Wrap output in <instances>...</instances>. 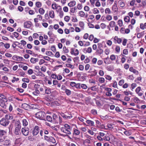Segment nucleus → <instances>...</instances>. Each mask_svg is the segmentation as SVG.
Masks as SVG:
<instances>
[{
  "mask_svg": "<svg viewBox=\"0 0 146 146\" xmlns=\"http://www.w3.org/2000/svg\"><path fill=\"white\" fill-rule=\"evenodd\" d=\"M46 114L43 111H39L36 114V117L40 119L44 120Z\"/></svg>",
  "mask_w": 146,
  "mask_h": 146,
  "instance_id": "nucleus-1",
  "label": "nucleus"
},
{
  "mask_svg": "<svg viewBox=\"0 0 146 146\" xmlns=\"http://www.w3.org/2000/svg\"><path fill=\"white\" fill-rule=\"evenodd\" d=\"M16 127L15 130V133L16 135H19V133H21L20 131L21 126L19 121H17L16 123Z\"/></svg>",
  "mask_w": 146,
  "mask_h": 146,
  "instance_id": "nucleus-2",
  "label": "nucleus"
},
{
  "mask_svg": "<svg viewBox=\"0 0 146 146\" xmlns=\"http://www.w3.org/2000/svg\"><path fill=\"white\" fill-rule=\"evenodd\" d=\"M40 128V127L37 125L34 127L33 131V136L36 135L38 134Z\"/></svg>",
  "mask_w": 146,
  "mask_h": 146,
  "instance_id": "nucleus-3",
  "label": "nucleus"
},
{
  "mask_svg": "<svg viewBox=\"0 0 146 146\" xmlns=\"http://www.w3.org/2000/svg\"><path fill=\"white\" fill-rule=\"evenodd\" d=\"M9 120L6 119L5 118H2L0 121V124L4 126H7L9 124Z\"/></svg>",
  "mask_w": 146,
  "mask_h": 146,
  "instance_id": "nucleus-4",
  "label": "nucleus"
},
{
  "mask_svg": "<svg viewBox=\"0 0 146 146\" xmlns=\"http://www.w3.org/2000/svg\"><path fill=\"white\" fill-rule=\"evenodd\" d=\"M56 3H53L52 5V8L54 9H56V11L57 12H59L60 10H61L62 8L60 6H58L57 7L56 6Z\"/></svg>",
  "mask_w": 146,
  "mask_h": 146,
  "instance_id": "nucleus-5",
  "label": "nucleus"
},
{
  "mask_svg": "<svg viewBox=\"0 0 146 146\" xmlns=\"http://www.w3.org/2000/svg\"><path fill=\"white\" fill-rule=\"evenodd\" d=\"M11 143V141L9 139H6L3 141L2 144L4 146H10Z\"/></svg>",
  "mask_w": 146,
  "mask_h": 146,
  "instance_id": "nucleus-6",
  "label": "nucleus"
},
{
  "mask_svg": "<svg viewBox=\"0 0 146 146\" xmlns=\"http://www.w3.org/2000/svg\"><path fill=\"white\" fill-rule=\"evenodd\" d=\"M21 131L23 134L25 136L27 135L29 133V129L26 128H23L22 129Z\"/></svg>",
  "mask_w": 146,
  "mask_h": 146,
  "instance_id": "nucleus-7",
  "label": "nucleus"
},
{
  "mask_svg": "<svg viewBox=\"0 0 146 146\" xmlns=\"http://www.w3.org/2000/svg\"><path fill=\"white\" fill-rule=\"evenodd\" d=\"M32 24L31 21H27L24 23V27L26 28H29L31 26Z\"/></svg>",
  "mask_w": 146,
  "mask_h": 146,
  "instance_id": "nucleus-8",
  "label": "nucleus"
},
{
  "mask_svg": "<svg viewBox=\"0 0 146 146\" xmlns=\"http://www.w3.org/2000/svg\"><path fill=\"white\" fill-rule=\"evenodd\" d=\"M60 115L64 119H70L72 118V115L68 116L64 113H62L60 114Z\"/></svg>",
  "mask_w": 146,
  "mask_h": 146,
  "instance_id": "nucleus-9",
  "label": "nucleus"
},
{
  "mask_svg": "<svg viewBox=\"0 0 146 146\" xmlns=\"http://www.w3.org/2000/svg\"><path fill=\"white\" fill-rule=\"evenodd\" d=\"M7 101V99H5L4 100L0 101V105L1 106L4 108H6V106L5 104V102Z\"/></svg>",
  "mask_w": 146,
  "mask_h": 146,
  "instance_id": "nucleus-10",
  "label": "nucleus"
},
{
  "mask_svg": "<svg viewBox=\"0 0 146 146\" xmlns=\"http://www.w3.org/2000/svg\"><path fill=\"white\" fill-rule=\"evenodd\" d=\"M114 41L115 43L116 42L118 44L122 42V40L120 38H118L117 36H115L113 38Z\"/></svg>",
  "mask_w": 146,
  "mask_h": 146,
  "instance_id": "nucleus-11",
  "label": "nucleus"
},
{
  "mask_svg": "<svg viewBox=\"0 0 146 146\" xmlns=\"http://www.w3.org/2000/svg\"><path fill=\"white\" fill-rule=\"evenodd\" d=\"M13 117L11 114H7L5 116V118L6 119L9 120V119H13Z\"/></svg>",
  "mask_w": 146,
  "mask_h": 146,
  "instance_id": "nucleus-12",
  "label": "nucleus"
},
{
  "mask_svg": "<svg viewBox=\"0 0 146 146\" xmlns=\"http://www.w3.org/2000/svg\"><path fill=\"white\" fill-rule=\"evenodd\" d=\"M76 4V1H70L69 3H68V5L70 7H74L75 5Z\"/></svg>",
  "mask_w": 146,
  "mask_h": 146,
  "instance_id": "nucleus-13",
  "label": "nucleus"
},
{
  "mask_svg": "<svg viewBox=\"0 0 146 146\" xmlns=\"http://www.w3.org/2000/svg\"><path fill=\"white\" fill-rule=\"evenodd\" d=\"M6 133L7 132L6 131L0 129V136H4L5 137Z\"/></svg>",
  "mask_w": 146,
  "mask_h": 146,
  "instance_id": "nucleus-14",
  "label": "nucleus"
},
{
  "mask_svg": "<svg viewBox=\"0 0 146 146\" xmlns=\"http://www.w3.org/2000/svg\"><path fill=\"white\" fill-rule=\"evenodd\" d=\"M129 70L131 72H133L135 74H136L137 75L138 74V72L136 70L133 69V67H131L129 68Z\"/></svg>",
  "mask_w": 146,
  "mask_h": 146,
  "instance_id": "nucleus-15",
  "label": "nucleus"
},
{
  "mask_svg": "<svg viewBox=\"0 0 146 146\" xmlns=\"http://www.w3.org/2000/svg\"><path fill=\"white\" fill-rule=\"evenodd\" d=\"M38 58H31L30 60L31 62L33 64L35 63L36 62L38 61Z\"/></svg>",
  "mask_w": 146,
  "mask_h": 146,
  "instance_id": "nucleus-16",
  "label": "nucleus"
},
{
  "mask_svg": "<svg viewBox=\"0 0 146 146\" xmlns=\"http://www.w3.org/2000/svg\"><path fill=\"white\" fill-rule=\"evenodd\" d=\"M49 141L50 142L53 144L55 143L56 142L55 139L51 136H50V139Z\"/></svg>",
  "mask_w": 146,
  "mask_h": 146,
  "instance_id": "nucleus-17",
  "label": "nucleus"
},
{
  "mask_svg": "<svg viewBox=\"0 0 146 146\" xmlns=\"http://www.w3.org/2000/svg\"><path fill=\"white\" fill-rule=\"evenodd\" d=\"M49 15L51 18H54V12L53 11H49Z\"/></svg>",
  "mask_w": 146,
  "mask_h": 146,
  "instance_id": "nucleus-18",
  "label": "nucleus"
},
{
  "mask_svg": "<svg viewBox=\"0 0 146 146\" xmlns=\"http://www.w3.org/2000/svg\"><path fill=\"white\" fill-rule=\"evenodd\" d=\"M86 122L89 124V125H91V126H93L94 125V122L90 120H87L86 121Z\"/></svg>",
  "mask_w": 146,
  "mask_h": 146,
  "instance_id": "nucleus-19",
  "label": "nucleus"
},
{
  "mask_svg": "<svg viewBox=\"0 0 146 146\" xmlns=\"http://www.w3.org/2000/svg\"><path fill=\"white\" fill-rule=\"evenodd\" d=\"M144 34V32H141L139 33H137V37L138 38H140L142 37Z\"/></svg>",
  "mask_w": 146,
  "mask_h": 146,
  "instance_id": "nucleus-20",
  "label": "nucleus"
},
{
  "mask_svg": "<svg viewBox=\"0 0 146 146\" xmlns=\"http://www.w3.org/2000/svg\"><path fill=\"white\" fill-rule=\"evenodd\" d=\"M112 10L114 12H117L118 11L117 6L116 5H113L112 7Z\"/></svg>",
  "mask_w": 146,
  "mask_h": 146,
  "instance_id": "nucleus-21",
  "label": "nucleus"
},
{
  "mask_svg": "<svg viewBox=\"0 0 146 146\" xmlns=\"http://www.w3.org/2000/svg\"><path fill=\"white\" fill-rule=\"evenodd\" d=\"M46 119L47 121L51 122L52 121V118L50 116H47L46 117Z\"/></svg>",
  "mask_w": 146,
  "mask_h": 146,
  "instance_id": "nucleus-22",
  "label": "nucleus"
},
{
  "mask_svg": "<svg viewBox=\"0 0 146 146\" xmlns=\"http://www.w3.org/2000/svg\"><path fill=\"white\" fill-rule=\"evenodd\" d=\"M140 28L142 29H146V23H145L144 24L142 23L141 24Z\"/></svg>",
  "mask_w": 146,
  "mask_h": 146,
  "instance_id": "nucleus-23",
  "label": "nucleus"
},
{
  "mask_svg": "<svg viewBox=\"0 0 146 146\" xmlns=\"http://www.w3.org/2000/svg\"><path fill=\"white\" fill-rule=\"evenodd\" d=\"M7 99L5 96L3 94H0V101L4 100Z\"/></svg>",
  "mask_w": 146,
  "mask_h": 146,
  "instance_id": "nucleus-24",
  "label": "nucleus"
},
{
  "mask_svg": "<svg viewBox=\"0 0 146 146\" xmlns=\"http://www.w3.org/2000/svg\"><path fill=\"white\" fill-rule=\"evenodd\" d=\"M110 27H113L115 26V23L114 21H111L110 22Z\"/></svg>",
  "mask_w": 146,
  "mask_h": 146,
  "instance_id": "nucleus-25",
  "label": "nucleus"
},
{
  "mask_svg": "<svg viewBox=\"0 0 146 146\" xmlns=\"http://www.w3.org/2000/svg\"><path fill=\"white\" fill-rule=\"evenodd\" d=\"M39 13L41 15H43L45 12L44 10L42 8H40L38 10Z\"/></svg>",
  "mask_w": 146,
  "mask_h": 146,
  "instance_id": "nucleus-26",
  "label": "nucleus"
},
{
  "mask_svg": "<svg viewBox=\"0 0 146 146\" xmlns=\"http://www.w3.org/2000/svg\"><path fill=\"white\" fill-rule=\"evenodd\" d=\"M35 5L37 8H40L42 6L41 3L39 1L36 2Z\"/></svg>",
  "mask_w": 146,
  "mask_h": 146,
  "instance_id": "nucleus-27",
  "label": "nucleus"
},
{
  "mask_svg": "<svg viewBox=\"0 0 146 146\" xmlns=\"http://www.w3.org/2000/svg\"><path fill=\"white\" fill-rule=\"evenodd\" d=\"M96 52L99 54H101L103 53V50L102 49H97L96 50Z\"/></svg>",
  "mask_w": 146,
  "mask_h": 146,
  "instance_id": "nucleus-28",
  "label": "nucleus"
},
{
  "mask_svg": "<svg viewBox=\"0 0 146 146\" xmlns=\"http://www.w3.org/2000/svg\"><path fill=\"white\" fill-rule=\"evenodd\" d=\"M65 92L66 94L68 96L70 95L71 94V91L70 90L67 89H66Z\"/></svg>",
  "mask_w": 146,
  "mask_h": 146,
  "instance_id": "nucleus-29",
  "label": "nucleus"
},
{
  "mask_svg": "<svg viewBox=\"0 0 146 146\" xmlns=\"http://www.w3.org/2000/svg\"><path fill=\"white\" fill-rule=\"evenodd\" d=\"M114 124H108L107 125L108 127L110 129H113V128Z\"/></svg>",
  "mask_w": 146,
  "mask_h": 146,
  "instance_id": "nucleus-30",
  "label": "nucleus"
},
{
  "mask_svg": "<svg viewBox=\"0 0 146 146\" xmlns=\"http://www.w3.org/2000/svg\"><path fill=\"white\" fill-rule=\"evenodd\" d=\"M40 130H39L40 134L41 136L42 137L43 136V132H44V129L42 128L41 127Z\"/></svg>",
  "mask_w": 146,
  "mask_h": 146,
  "instance_id": "nucleus-31",
  "label": "nucleus"
},
{
  "mask_svg": "<svg viewBox=\"0 0 146 146\" xmlns=\"http://www.w3.org/2000/svg\"><path fill=\"white\" fill-rule=\"evenodd\" d=\"M130 18L128 16H127L124 18V20L126 22H128L129 21Z\"/></svg>",
  "mask_w": 146,
  "mask_h": 146,
  "instance_id": "nucleus-32",
  "label": "nucleus"
},
{
  "mask_svg": "<svg viewBox=\"0 0 146 146\" xmlns=\"http://www.w3.org/2000/svg\"><path fill=\"white\" fill-rule=\"evenodd\" d=\"M118 2L119 3V5L120 7H124L125 4L123 2L121 1H119Z\"/></svg>",
  "mask_w": 146,
  "mask_h": 146,
  "instance_id": "nucleus-33",
  "label": "nucleus"
},
{
  "mask_svg": "<svg viewBox=\"0 0 146 146\" xmlns=\"http://www.w3.org/2000/svg\"><path fill=\"white\" fill-rule=\"evenodd\" d=\"M33 94L35 96H37L40 94L39 91L35 90L33 93Z\"/></svg>",
  "mask_w": 146,
  "mask_h": 146,
  "instance_id": "nucleus-34",
  "label": "nucleus"
},
{
  "mask_svg": "<svg viewBox=\"0 0 146 146\" xmlns=\"http://www.w3.org/2000/svg\"><path fill=\"white\" fill-rule=\"evenodd\" d=\"M79 16L81 17H83L85 15V13L84 12L82 11H80L79 12Z\"/></svg>",
  "mask_w": 146,
  "mask_h": 146,
  "instance_id": "nucleus-35",
  "label": "nucleus"
},
{
  "mask_svg": "<svg viewBox=\"0 0 146 146\" xmlns=\"http://www.w3.org/2000/svg\"><path fill=\"white\" fill-rule=\"evenodd\" d=\"M23 125L24 126H26L28 125V122H27L26 119H23L22 120Z\"/></svg>",
  "mask_w": 146,
  "mask_h": 146,
  "instance_id": "nucleus-36",
  "label": "nucleus"
},
{
  "mask_svg": "<svg viewBox=\"0 0 146 146\" xmlns=\"http://www.w3.org/2000/svg\"><path fill=\"white\" fill-rule=\"evenodd\" d=\"M94 13V14L99 13V11L96 8H94L93 9Z\"/></svg>",
  "mask_w": 146,
  "mask_h": 146,
  "instance_id": "nucleus-37",
  "label": "nucleus"
},
{
  "mask_svg": "<svg viewBox=\"0 0 146 146\" xmlns=\"http://www.w3.org/2000/svg\"><path fill=\"white\" fill-rule=\"evenodd\" d=\"M105 13L106 14H110L111 13V11L109 8H107L105 10Z\"/></svg>",
  "mask_w": 146,
  "mask_h": 146,
  "instance_id": "nucleus-38",
  "label": "nucleus"
},
{
  "mask_svg": "<svg viewBox=\"0 0 146 146\" xmlns=\"http://www.w3.org/2000/svg\"><path fill=\"white\" fill-rule=\"evenodd\" d=\"M64 127L67 129L70 130V127L68 125L66 124L64 125Z\"/></svg>",
  "mask_w": 146,
  "mask_h": 146,
  "instance_id": "nucleus-39",
  "label": "nucleus"
},
{
  "mask_svg": "<svg viewBox=\"0 0 146 146\" xmlns=\"http://www.w3.org/2000/svg\"><path fill=\"white\" fill-rule=\"evenodd\" d=\"M45 93L48 94H50V89L48 88L46 89L45 90Z\"/></svg>",
  "mask_w": 146,
  "mask_h": 146,
  "instance_id": "nucleus-40",
  "label": "nucleus"
},
{
  "mask_svg": "<svg viewBox=\"0 0 146 146\" xmlns=\"http://www.w3.org/2000/svg\"><path fill=\"white\" fill-rule=\"evenodd\" d=\"M74 133L76 135H78L80 133V132L77 129H75L74 130Z\"/></svg>",
  "mask_w": 146,
  "mask_h": 146,
  "instance_id": "nucleus-41",
  "label": "nucleus"
},
{
  "mask_svg": "<svg viewBox=\"0 0 146 146\" xmlns=\"http://www.w3.org/2000/svg\"><path fill=\"white\" fill-rule=\"evenodd\" d=\"M118 24L120 27H121L123 25V22L121 20H119L118 21Z\"/></svg>",
  "mask_w": 146,
  "mask_h": 146,
  "instance_id": "nucleus-42",
  "label": "nucleus"
},
{
  "mask_svg": "<svg viewBox=\"0 0 146 146\" xmlns=\"http://www.w3.org/2000/svg\"><path fill=\"white\" fill-rule=\"evenodd\" d=\"M64 19L66 22H68L70 19V17L68 16H66L65 17Z\"/></svg>",
  "mask_w": 146,
  "mask_h": 146,
  "instance_id": "nucleus-43",
  "label": "nucleus"
},
{
  "mask_svg": "<svg viewBox=\"0 0 146 146\" xmlns=\"http://www.w3.org/2000/svg\"><path fill=\"white\" fill-rule=\"evenodd\" d=\"M63 50L64 51L65 53H67L69 52L68 50V49L65 46L63 47Z\"/></svg>",
  "mask_w": 146,
  "mask_h": 146,
  "instance_id": "nucleus-44",
  "label": "nucleus"
},
{
  "mask_svg": "<svg viewBox=\"0 0 146 146\" xmlns=\"http://www.w3.org/2000/svg\"><path fill=\"white\" fill-rule=\"evenodd\" d=\"M124 81L123 80H121L119 82V85L120 86H122L124 83Z\"/></svg>",
  "mask_w": 146,
  "mask_h": 146,
  "instance_id": "nucleus-45",
  "label": "nucleus"
},
{
  "mask_svg": "<svg viewBox=\"0 0 146 146\" xmlns=\"http://www.w3.org/2000/svg\"><path fill=\"white\" fill-rule=\"evenodd\" d=\"M5 139V137L4 136H0V143L3 142Z\"/></svg>",
  "mask_w": 146,
  "mask_h": 146,
  "instance_id": "nucleus-46",
  "label": "nucleus"
},
{
  "mask_svg": "<svg viewBox=\"0 0 146 146\" xmlns=\"http://www.w3.org/2000/svg\"><path fill=\"white\" fill-rule=\"evenodd\" d=\"M124 133L127 136L130 135L131 134V133L130 132L127 131H125L124 132Z\"/></svg>",
  "mask_w": 146,
  "mask_h": 146,
  "instance_id": "nucleus-47",
  "label": "nucleus"
},
{
  "mask_svg": "<svg viewBox=\"0 0 146 146\" xmlns=\"http://www.w3.org/2000/svg\"><path fill=\"white\" fill-rule=\"evenodd\" d=\"M46 54L48 56H50V55H53V53L50 51H46Z\"/></svg>",
  "mask_w": 146,
  "mask_h": 146,
  "instance_id": "nucleus-48",
  "label": "nucleus"
},
{
  "mask_svg": "<svg viewBox=\"0 0 146 146\" xmlns=\"http://www.w3.org/2000/svg\"><path fill=\"white\" fill-rule=\"evenodd\" d=\"M116 51L117 52H119L120 50V48L119 46H116L115 49Z\"/></svg>",
  "mask_w": 146,
  "mask_h": 146,
  "instance_id": "nucleus-49",
  "label": "nucleus"
},
{
  "mask_svg": "<svg viewBox=\"0 0 146 146\" xmlns=\"http://www.w3.org/2000/svg\"><path fill=\"white\" fill-rule=\"evenodd\" d=\"M22 81L23 82H26L27 83H29V80L27 78H23L22 79Z\"/></svg>",
  "mask_w": 146,
  "mask_h": 146,
  "instance_id": "nucleus-50",
  "label": "nucleus"
},
{
  "mask_svg": "<svg viewBox=\"0 0 146 146\" xmlns=\"http://www.w3.org/2000/svg\"><path fill=\"white\" fill-rule=\"evenodd\" d=\"M51 50L54 52L56 51V48L55 46H52L51 47Z\"/></svg>",
  "mask_w": 146,
  "mask_h": 146,
  "instance_id": "nucleus-51",
  "label": "nucleus"
},
{
  "mask_svg": "<svg viewBox=\"0 0 146 146\" xmlns=\"http://www.w3.org/2000/svg\"><path fill=\"white\" fill-rule=\"evenodd\" d=\"M64 133L68 134H71L70 130L67 129H66L65 130V132Z\"/></svg>",
  "mask_w": 146,
  "mask_h": 146,
  "instance_id": "nucleus-52",
  "label": "nucleus"
},
{
  "mask_svg": "<svg viewBox=\"0 0 146 146\" xmlns=\"http://www.w3.org/2000/svg\"><path fill=\"white\" fill-rule=\"evenodd\" d=\"M106 19L108 21H110L112 19V17L110 15H107L106 17Z\"/></svg>",
  "mask_w": 146,
  "mask_h": 146,
  "instance_id": "nucleus-53",
  "label": "nucleus"
},
{
  "mask_svg": "<svg viewBox=\"0 0 146 146\" xmlns=\"http://www.w3.org/2000/svg\"><path fill=\"white\" fill-rule=\"evenodd\" d=\"M4 46L6 48L8 49L10 47V44L9 43L4 44Z\"/></svg>",
  "mask_w": 146,
  "mask_h": 146,
  "instance_id": "nucleus-54",
  "label": "nucleus"
},
{
  "mask_svg": "<svg viewBox=\"0 0 146 146\" xmlns=\"http://www.w3.org/2000/svg\"><path fill=\"white\" fill-rule=\"evenodd\" d=\"M104 79L103 78H99V81L101 83H103L104 81Z\"/></svg>",
  "mask_w": 146,
  "mask_h": 146,
  "instance_id": "nucleus-55",
  "label": "nucleus"
},
{
  "mask_svg": "<svg viewBox=\"0 0 146 146\" xmlns=\"http://www.w3.org/2000/svg\"><path fill=\"white\" fill-rule=\"evenodd\" d=\"M18 56L16 55L12 57V59L15 60H18Z\"/></svg>",
  "mask_w": 146,
  "mask_h": 146,
  "instance_id": "nucleus-56",
  "label": "nucleus"
},
{
  "mask_svg": "<svg viewBox=\"0 0 146 146\" xmlns=\"http://www.w3.org/2000/svg\"><path fill=\"white\" fill-rule=\"evenodd\" d=\"M92 51V49L90 47H88L87 49L86 52L88 53H91Z\"/></svg>",
  "mask_w": 146,
  "mask_h": 146,
  "instance_id": "nucleus-57",
  "label": "nucleus"
},
{
  "mask_svg": "<svg viewBox=\"0 0 146 146\" xmlns=\"http://www.w3.org/2000/svg\"><path fill=\"white\" fill-rule=\"evenodd\" d=\"M84 143H91V141L90 140L88 139H86L84 141Z\"/></svg>",
  "mask_w": 146,
  "mask_h": 146,
  "instance_id": "nucleus-58",
  "label": "nucleus"
},
{
  "mask_svg": "<svg viewBox=\"0 0 146 146\" xmlns=\"http://www.w3.org/2000/svg\"><path fill=\"white\" fill-rule=\"evenodd\" d=\"M141 88L140 87H137L135 90L137 94H138V93H139V92L140 91V90H141Z\"/></svg>",
  "mask_w": 146,
  "mask_h": 146,
  "instance_id": "nucleus-59",
  "label": "nucleus"
},
{
  "mask_svg": "<svg viewBox=\"0 0 146 146\" xmlns=\"http://www.w3.org/2000/svg\"><path fill=\"white\" fill-rule=\"evenodd\" d=\"M66 66L67 67H70L71 68H73L74 67L72 65L70 64H66Z\"/></svg>",
  "mask_w": 146,
  "mask_h": 146,
  "instance_id": "nucleus-60",
  "label": "nucleus"
},
{
  "mask_svg": "<svg viewBox=\"0 0 146 146\" xmlns=\"http://www.w3.org/2000/svg\"><path fill=\"white\" fill-rule=\"evenodd\" d=\"M14 36L16 38H17L19 36V33L17 32H15L13 33Z\"/></svg>",
  "mask_w": 146,
  "mask_h": 146,
  "instance_id": "nucleus-61",
  "label": "nucleus"
},
{
  "mask_svg": "<svg viewBox=\"0 0 146 146\" xmlns=\"http://www.w3.org/2000/svg\"><path fill=\"white\" fill-rule=\"evenodd\" d=\"M79 26L81 27L82 28L84 27V23L83 22L80 21L79 22Z\"/></svg>",
  "mask_w": 146,
  "mask_h": 146,
  "instance_id": "nucleus-62",
  "label": "nucleus"
},
{
  "mask_svg": "<svg viewBox=\"0 0 146 146\" xmlns=\"http://www.w3.org/2000/svg\"><path fill=\"white\" fill-rule=\"evenodd\" d=\"M135 0H132L130 3V5L131 6H133L135 4Z\"/></svg>",
  "mask_w": 146,
  "mask_h": 146,
  "instance_id": "nucleus-63",
  "label": "nucleus"
},
{
  "mask_svg": "<svg viewBox=\"0 0 146 146\" xmlns=\"http://www.w3.org/2000/svg\"><path fill=\"white\" fill-rule=\"evenodd\" d=\"M7 29L10 32H13L14 30V29L13 28L10 27H8Z\"/></svg>",
  "mask_w": 146,
  "mask_h": 146,
  "instance_id": "nucleus-64",
  "label": "nucleus"
}]
</instances>
